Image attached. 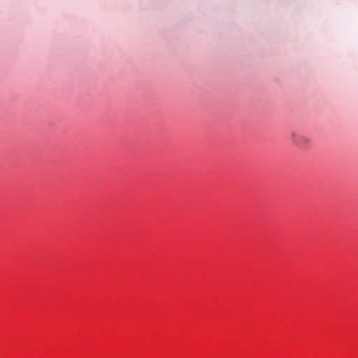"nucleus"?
Segmentation results:
<instances>
[{
  "label": "nucleus",
  "mask_w": 358,
  "mask_h": 358,
  "mask_svg": "<svg viewBox=\"0 0 358 358\" xmlns=\"http://www.w3.org/2000/svg\"><path fill=\"white\" fill-rule=\"evenodd\" d=\"M290 138L293 144L300 148H304L310 143V138L306 134L292 132Z\"/></svg>",
  "instance_id": "f257e3e1"
}]
</instances>
